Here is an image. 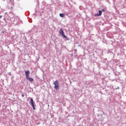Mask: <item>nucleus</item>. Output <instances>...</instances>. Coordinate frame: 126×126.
I'll return each mask as SVG.
<instances>
[{
  "label": "nucleus",
  "instance_id": "39448f33",
  "mask_svg": "<svg viewBox=\"0 0 126 126\" xmlns=\"http://www.w3.org/2000/svg\"><path fill=\"white\" fill-rule=\"evenodd\" d=\"M100 15H102V11L101 10H99L98 11V14H95L94 15V16H100Z\"/></svg>",
  "mask_w": 126,
  "mask_h": 126
},
{
  "label": "nucleus",
  "instance_id": "9d476101",
  "mask_svg": "<svg viewBox=\"0 0 126 126\" xmlns=\"http://www.w3.org/2000/svg\"><path fill=\"white\" fill-rule=\"evenodd\" d=\"M22 97H24V94H22Z\"/></svg>",
  "mask_w": 126,
  "mask_h": 126
},
{
  "label": "nucleus",
  "instance_id": "f03ea898",
  "mask_svg": "<svg viewBox=\"0 0 126 126\" xmlns=\"http://www.w3.org/2000/svg\"><path fill=\"white\" fill-rule=\"evenodd\" d=\"M54 85H55L54 88L56 90H59L60 89V86L59 85V81L58 80H56L54 82Z\"/></svg>",
  "mask_w": 126,
  "mask_h": 126
},
{
  "label": "nucleus",
  "instance_id": "20e7f679",
  "mask_svg": "<svg viewBox=\"0 0 126 126\" xmlns=\"http://www.w3.org/2000/svg\"><path fill=\"white\" fill-rule=\"evenodd\" d=\"M30 105H31L32 106L33 110H35V106H34V101L33 100L32 98H31V102H30Z\"/></svg>",
  "mask_w": 126,
  "mask_h": 126
},
{
  "label": "nucleus",
  "instance_id": "7ed1b4c3",
  "mask_svg": "<svg viewBox=\"0 0 126 126\" xmlns=\"http://www.w3.org/2000/svg\"><path fill=\"white\" fill-rule=\"evenodd\" d=\"M59 33L60 34L61 36H62L63 38H66V36L64 35V32H63V29H61L59 31Z\"/></svg>",
  "mask_w": 126,
  "mask_h": 126
},
{
  "label": "nucleus",
  "instance_id": "6e6552de",
  "mask_svg": "<svg viewBox=\"0 0 126 126\" xmlns=\"http://www.w3.org/2000/svg\"><path fill=\"white\" fill-rule=\"evenodd\" d=\"M70 56H71V57H73V54H70Z\"/></svg>",
  "mask_w": 126,
  "mask_h": 126
},
{
  "label": "nucleus",
  "instance_id": "423d86ee",
  "mask_svg": "<svg viewBox=\"0 0 126 126\" xmlns=\"http://www.w3.org/2000/svg\"><path fill=\"white\" fill-rule=\"evenodd\" d=\"M60 16L61 17H64V14L60 13Z\"/></svg>",
  "mask_w": 126,
  "mask_h": 126
},
{
  "label": "nucleus",
  "instance_id": "f8f14e48",
  "mask_svg": "<svg viewBox=\"0 0 126 126\" xmlns=\"http://www.w3.org/2000/svg\"><path fill=\"white\" fill-rule=\"evenodd\" d=\"M75 52H76V50H75Z\"/></svg>",
  "mask_w": 126,
  "mask_h": 126
},
{
  "label": "nucleus",
  "instance_id": "0eeeda50",
  "mask_svg": "<svg viewBox=\"0 0 126 126\" xmlns=\"http://www.w3.org/2000/svg\"><path fill=\"white\" fill-rule=\"evenodd\" d=\"M104 12V11H105V9H102V10H101V12Z\"/></svg>",
  "mask_w": 126,
  "mask_h": 126
},
{
  "label": "nucleus",
  "instance_id": "f257e3e1",
  "mask_svg": "<svg viewBox=\"0 0 126 126\" xmlns=\"http://www.w3.org/2000/svg\"><path fill=\"white\" fill-rule=\"evenodd\" d=\"M25 74H26V79L29 81H30V82H32V81H33V78H30L29 77V74H30V71H29V70L26 71Z\"/></svg>",
  "mask_w": 126,
  "mask_h": 126
},
{
  "label": "nucleus",
  "instance_id": "1a4fd4ad",
  "mask_svg": "<svg viewBox=\"0 0 126 126\" xmlns=\"http://www.w3.org/2000/svg\"><path fill=\"white\" fill-rule=\"evenodd\" d=\"M2 18V16H0V18Z\"/></svg>",
  "mask_w": 126,
  "mask_h": 126
},
{
  "label": "nucleus",
  "instance_id": "9b49d317",
  "mask_svg": "<svg viewBox=\"0 0 126 126\" xmlns=\"http://www.w3.org/2000/svg\"><path fill=\"white\" fill-rule=\"evenodd\" d=\"M75 52H76V50H75Z\"/></svg>",
  "mask_w": 126,
  "mask_h": 126
}]
</instances>
